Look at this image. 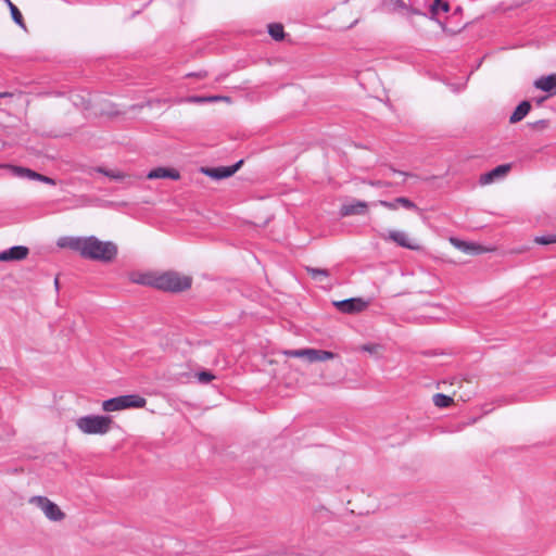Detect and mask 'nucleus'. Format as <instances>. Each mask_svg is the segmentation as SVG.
I'll return each instance as SVG.
<instances>
[{
  "label": "nucleus",
  "mask_w": 556,
  "mask_h": 556,
  "mask_svg": "<svg viewBox=\"0 0 556 556\" xmlns=\"http://www.w3.org/2000/svg\"><path fill=\"white\" fill-rule=\"evenodd\" d=\"M58 245L78 252L81 257L102 263L113 262L118 254V247L113 241H102L96 236L63 237Z\"/></svg>",
  "instance_id": "f257e3e1"
},
{
  "label": "nucleus",
  "mask_w": 556,
  "mask_h": 556,
  "mask_svg": "<svg viewBox=\"0 0 556 556\" xmlns=\"http://www.w3.org/2000/svg\"><path fill=\"white\" fill-rule=\"evenodd\" d=\"M141 283L166 292H182L192 285L189 276L180 275L177 271H165L159 275H151L142 278Z\"/></svg>",
  "instance_id": "f03ea898"
},
{
  "label": "nucleus",
  "mask_w": 556,
  "mask_h": 556,
  "mask_svg": "<svg viewBox=\"0 0 556 556\" xmlns=\"http://www.w3.org/2000/svg\"><path fill=\"white\" fill-rule=\"evenodd\" d=\"M112 418L106 415H87L77 419V428L87 434H105L110 430Z\"/></svg>",
  "instance_id": "7ed1b4c3"
},
{
  "label": "nucleus",
  "mask_w": 556,
  "mask_h": 556,
  "mask_svg": "<svg viewBox=\"0 0 556 556\" xmlns=\"http://www.w3.org/2000/svg\"><path fill=\"white\" fill-rule=\"evenodd\" d=\"M147 404V400L139 394H125L108 399L102 403L104 412H115L126 408H142Z\"/></svg>",
  "instance_id": "20e7f679"
},
{
  "label": "nucleus",
  "mask_w": 556,
  "mask_h": 556,
  "mask_svg": "<svg viewBox=\"0 0 556 556\" xmlns=\"http://www.w3.org/2000/svg\"><path fill=\"white\" fill-rule=\"evenodd\" d=\"M332 305L343 314H358L367 308L369 301L363 298H349L340 301H333Z\"/></svg>",
  "instance_id": "39448f33"
},
{
  "label": "nucleus",
  "mask_w": 556,
  "mask_h": 556,
  "mask_svg": "<svg viewBox=\"0 0 556 556\" xmlns=\"http://www.w3.org/2000/svg\"><path fill=\"white\" fill-rule=\"evenodd\" d=\"M31 502L36 503L38 507L42 509L46 517L51 521H60L65 517V514L60 509V507L46 496H34Z\"/></svg>",
  "instance_id": "423d86ee"
},
{
  "label": "nucleus",
  "mask_w": 556,
  "mask_h": 556,
  "mask_svg": "<svg viewBox=\"0 0 556 556\" xmlns=\"http://www.w3.org/2000/svg\"><path fill=\"white\" fill-rule=\"evenodd\" d=\"M243 164V160H239L235 164L230 166H218V167H210L203 170L208 177L213 179H225L231 177L235 173H237Z\"/></svg>",
  "instance_id": "0eeeda50"
},
{
  "label": "nucleus",
  "mask_w": 556,
  "mask_h": 556,
  "mask_svg": "<svg viewBox=\"0 0 556 556\" xmlns=\"http://www.w3.org/2000/svg\"><path fill=\"white\" fill-rule=\"evenodd\" d=\"M511 169V164H501L491 170L482 174L479 178L480 185H490L496 180L504 178Z\"/></svg>",
  "instance_id": "6e6552de"
},
{
  "label": "nucleus",
  "mask_w": 556,
  "mask_h": 556,
  "mask_svg": "<svg viewBox=\"0 0 556 556\" xmlns=\"http://www.w3.org/2000/svg\"><path fill=\"white\" fill-rule=\"evenodd\" d=\"M29 249L25 245H13L0 252V262L22 261L27 257Z\"/></svg>",
  "instance_id": "1a4fd4ad"
},
{
  "label": "nucleus",
  "mask_w": 556,
  "mask_h": 556,
  "mask_svg": "<svg viewBox=\"0 0 556 556\" xmlns=\"http://www.w3.org/2000/svg\"><path fill=\"white\" fill-rule=\"evenodd\" d=\"M378 204L383 206V207H386V208H388V210H391V211L397 210L399 206H403L406 210H414V211H418L419 210L417 207V205L410 199H408L406 197H399V198H395L392 201L380 200L378 202Z\"/></svg>",
  "instance_id": "9d476101"
},
{
  "label": "nucleus",
  "mask_w": 556,
  "mask_h": 556,
  "mask_svg": "<svg viewBox=\"0 0 556 556\" xmlns=\"http://www.w3.org/2000/svg\"><path fill=\"white\" fill-rule=\"evenodd\" d=\"M388 238L402 248H405L408 250H418L419 249V244L414 243L405 231L391 230L389 232Z\"/></svg>",
  "instance_id": "9b49d317"
},
{
  "label": "nucleus",
  "mask_w": 556,
  "mask_h": 556,
  "mask_svg": "<svg viewBox=\"0 0 556 556\" xmlns=\"http://www.w3.org/2000/svg\"><path fill=\"white\" fill-rule=\"evenodd\" d=\"M147 178H149V179L168 178V179H172V180H177V179L180 178V174L175 168H170V167H156V168L151 169L148 173Z\"/></svg>",
  "instance_id": "f8f14e48"
},
{
  "label": "nucleus",
  "mask_w": 556,
  "mask_h": 556,
  "mask_svg": "<svg viewBox=\"0 0 556 556\" xmlns=\"http://www.w3.org/2000/svg\"><path fill=\"white\" fill-rule=\"evenodd\" d=\"M534 87L547 92L549 96L556 94V74L542 76L534 81Z\"/></svg>",
  "instance_id": "ddd939ff"
},
{
  "label": "nucleus",
  "mask_w": 556,
  "mask_h": 556,
  "mask_svg": "<svg viewBox=\"0 0 556 556\" xmlns=\"http://www.w3.org/2000/svg\"><path fill=\"white\" fill-rule=\"evenodd\" d=\"M367 208H368L367 202L356 200L349 204L342 205L340 213L342 216L364 215V214H366Z\"/></svg>",
  "instance_id": "4468645a"
},
{
  "label": "nucleus",
  "mask_w": 556,
  "mask_h": 556,
  "mask_svg": "<svg viewBox=\"0 0 556 556\" xmlns=\"http://www.w3.org/2000/svg\"><path fill=\"white\" fill-rule=\"evenodd\" d=\"M530 110H531V102L529 100L521 101L516 106V109L514 110L511 115L509 116V123L516 124V123L522 121L528 115Z\"/></svg>",
  "instance_id": "2eb2a0df"
},
{
  "label": "nucleus",
  "mask_w": 556,
  "mask_h": 556,
  "mask_svg": "<svg viewBox=\"0 0 556 556\" xmlns=\"http://www.w3.org/2000/svg\"><path fill=\"white\" fill-rule=\"evenodd\" d=\"M336 354L331 351L312 349L309 352L308 363L325 362L334 358Z\"/></svg>",
  "instance_id": "dca6fc26"
},
{
  "label": "nucleus",
  "mask_w": 556,
  "mask_h": 556,
  "mask_svg": "<svg viewBox=\"0 0 556 556\" xmlns=\"http://www.w3.org/2000/svg\"><path fill=\"white\" fill-rule=\"evenodd\" d=\"M229 98L223 96H190L187 98V102L189 103H207V102H217L220 100H228Z\"/></svg>",
  "instance_id": "f3484780"
},
{
  "label": "nucleus",
  "mask_w": 556,
  "mask_h": 556,
  "mask_svg": "<svg viewBox=\"0 0 556 556\" xmlns=\"http://www.w3.org/2000/svg\"><path fill=\"white\" fill-rule=\"evenodd\" d=\"M11 168H12V172L21 178H28L31 180H36V178L39 177V173H37L30 168H27V167L11 166Z\"/></svg>",
  "instance_id": "a211bd4d"
},
{
  "label": "nucleus",
  "mask_w": 556,
  "mask_h": 556,
  "mask_svg": "<svg viewBox=\"0 0 556 556\" xmlns=\"http://www.w3.org/2000/svg\"><path fill=\"white\" fill-rule=\"evenodd\" d=\"M267 28H268V34L270 35V37L276 40V41H280L285 38V29H283V26L282 24L280 23H270L267 25Z\"/></svg>",
  "instance_id": "6ab92c4d"
},
{
  "label": "nucleus",
  "mask_w": 556,
  "mask_h": 556,
  "mask_svg": "<svg viewBox=\"0 0 556 556\" xmlns=\"http://www.w3.org/2000/svg\"><path fill=\"white\" fill-rule=\"evenodd\" d=\"M452 243L465 253L476 254L479 251V247L459 239H452Z\"/></svg>",
  "instance_id": "aec40b11"
},
{
  "label": "nucleus",
  "mask_w": 556,
  "mask_h": 556,
  "mask_svg": "<svg viewBox=\"0 0 556 556\" xmlns=\"http://www.w3.org/2000/svg\"><path fill=\"white\" fill-rule=\"evenodd\" d=\"M5 1L9 4L11 17L14 21V23L17 24L18 26H21L22 28H25L24 18H23V15H22V12L20 11V9L15 4H13L10 0H5Z\"/></svg>",
  "instance_id": "412c9836"
},
{
  "label": "nucleus",
  "mask_w": 556,
  "mask_h": 556,
  "mask_svg": "<svg viewBox=\"0 0 556 556\" xmlns=\"http://www.w3.org/2000/svg\"><path fill=\"white\" fill-rule=\"evenodd\" d=\"M306 271L316 281H321L323 278H328L330 275L329 270L325 268L306 267Z\"/></svg>",
  "instance_id": "4be33fe9"
},
{
  "label": "nucleus",
  "mask_w": 556,
  "mask_h": 556,
  "mask_svg": "<svg viewBox=\"0 0 556 556\" xmlns=\"http://www.w3.org/2000/svg\"><path fill=\"white\" fill-rule=\"evenodd\" d=\"M433 403L438 407L445 408L452 405L453 399L450 395L437 393L433 395Z\"/></svg>",
  "instance_id": "5701e85b"
},
{
  "label": "nucleus",
  "mask_w": 556,
  "mask_h": 556,
  "mask_svg": "<svg viewBox=\"0 0 556 556\" xmlns=\"http://www.w3.org/2000/svg\"><path fill=\"white\" fill-rule=\"evenodd\" d=\"M533 242L541 245L554 244L556 243V231L546 235L535 236L533 238Z\"/></svg>",
  "instance_id": "b1692460"
},
{
  "label": "nucleus",
  "mask_w": 556,
  "mask_h": 556,
  "mask_svg": "<svg viewBox=\"0 0 556 556\" xmlns=\"http://www.w3.org/2000/svg\"><path fill=\"white\" fill-rule=\"evenodd\" d=\"M311 348L285 351L288 357L304 358L308 362Z\"/></svg>",
  "instance_id": "393cba45"
},
{
  "label": "nucleus",
  "mask_w": 556,
  "mask_h": 556,
  "mask_svg": "<svg viewBox=\"0 0 556 556\" xmlns=\"http://www.w3.org/2000/svg\"><path fill=\"white\" fill-rule=\"evenodd\" d=\"M450 11V4L445 0H434L431 4V13L433 15L438 14L439 12L447 13Z\"/></svg>",
  "instance_id": "a878e982"
},
{
  "label": "nucleus",
  "mask_w": 556,
  "mask_h": 556,
  "mask_svg": "<svg viewBox=\"0 0 556 556\" xmlns=\"http://www.w3.org/2000/svg\"><path fill=\"white\" fill-rule=\"evenodd\" d=\"M214 379V375L208 370L198 372V380L202 383H208Z\"/></svg>",
  "instance_id": "bb28decb"
},
{
  "label": "nucleus",
  "mask_w": 556,
  "mask_h": 556,
  "mask_svg": "<svg viewBox=\"0 0 556 556\" xmlns=\"http://www.w3.org/2000/svg\"><path fill=\"white\" fill-rule=\"evenodd\" d=\"M548 124H549V122L547 119H539L533 123H530L529 125L535 129H543V128H546L548 126Z\"/></svg>",
  "instance_id": "cd10ccee"
},
{
  "label": "nucleus",
  "mask_w": 556,
  "mask_h": 556,
  "mask_svg": "<svg viewBox=\"0 0 556 556\" xmlns=\"http://www.w3.org/2000/svg\"><path fill=\"white\" fill-rule=\"evenodd\" d=\"M368 184L375 188H387L391 186V182L384 180H369Z\"/></svg>",
  "instance_id": "c85d7f7f"
},
{
  "label": "nucleus",
  "mask_w": 556,
  "mask_h": 556,
  "mask_svg": "<svg viewBox=\"0 0 556 556\" xmlns=\"http://www.w3.org/2000/svg\"><path fill=\"white\" fill-rule=\"evenodd\" d=\"M98 172L103 174L104 176H108V177H111V178H114V179L121 178V175L115 174L113 170H108V169L102 168V167H99Z\"/></svg>",
  "instance_id": "c756f323"
},
{
  "label": "nucleus",
  "mask_w": 556,
  "mask_h": 556,
  "mask_svg": "<svg viewBox=\"0 0 556 556\" xmlns=\"http://www.w3.org/2000/svg\"><path fill=\"white\" fill-rule=\"evenodd\" d=\"M36 180L41 181L47 185H55V180L53 178L42 175L40 173H39V177H37Z\"/></svg>",
  "instance_id": "7c9ffc66"
},
{
  "label": "nucleus",
  "mask_w": 556,
  "mask_h": 556,
  "mask_svg": "<svg viewBox=\"0 0 556 556\" xmlns=\"http://www.w3.org/2000/svg\"><path fill=\"white\" fill-rule=\"evenodd\" d=\"M207 76V72L204 70L198 71V72H191L186 74V77H197V78H204Z\"/></svg>",
  "instance_id": "2f4dec72"
},
{
  "label": "nucleus",
  "mask_w": 556,
  "mask_h": 556,
  "mask_svg": "<svg viewBox=\"0 0 556 556\" xmlns=\"http://www.w3.org/2000/svg\"><path fill=\"white\" fill-rule=\"evenodd\" d=\"M390 170L394 174H399V175H402L404 177H408L409 174L406 173V172H403V170H399V169H395L393 166H390Z\"/></svg>",
  "instance_id": "473e14b6"
},
{
  "label": "nucleus",
  "mask_w": 556,
  "mask_h": 556,
  "mask_svg": "<svg viewBox=\"0 0 556 556\" xmlns=\"http://www.w3.org/2000/svg\"><path fill=\"white\" fill-rule=\"evenodd\" d=\"M395 5H397L399 8H402V9H405L406 5L405 3L403 2V0H391Z\"/></svg>",
  "instance_id": "72a5a7b5"
},
{
  "label": "nucleus",
  "mask_w": 556,
  "mask_h": 556,
  "mask_svg": "<svg viewBox=\"0 0 556 556\" xmlns=\"http://www.w3.org/2000/svg\"><path fill=\"white\" fill-rule=\"evenodd\" d=\"M545 99H546V97L538 98V99H535V102H536V104H539V105H540L541 103H543V101H544Z\"/></svg>",
  "instance_id": "f704fd0d"
},
{
  "label": "nucleus",
  "mask_w": 556,
  "mask_h": 556,
  "mask_svg": "<svg viewBox=\"0 0 556 556\" xmlns=\"http://www.w3.org/2000/svg\"><path fill=\"white\" fill-rule=\"evenodd\" d=\"M410 12H412L413 14H420V11H419V10H417V9H412V10H410Z\"/></svg>",
  "instance_id": "c9c22d12"
},
{
  "label": "nucleus",
  "mask_w": 556,
  "mask_h": 556,
  "mask_svg": "<svg viewBox=\"0 0 556 556\" xmlns=\"http://www.w3.org/2000/svg\"><path fill=\"white\" fill-rule=\"evenodd\" d=\"M54 286L56 289H59V279L58 278L54 279Z\"/></svg>",
  "instance_id": "e433bc0d"
},
{
  "label": "nucleus",
  "mask_w": 556,
  "mask_h": 556,
  "mask_svg": "<svg viewBox=\"0 0 556 556\" xmlns=\"http://www.w3.org/2000/svg\"><path fill=\"white\" fill-rule=\"evenodd\" d=\"M526 250H527L526 248H520V249L517 250V252H523Z\"/></svg>",
  "instance_id": "4c0bfd02"
}]
</instances>
